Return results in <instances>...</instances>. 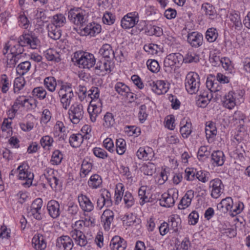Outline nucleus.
Masks as SVG:
<instances>
[{"label":"nucleus","instance_id":"obj_1","mask_svg":"<svg viewBox=\"0 0 250 250\" xmlns=\"http://www.w3.org/2000/svg\"><path fill=\"white\" fill-rule=\"evenodd\" d=\"M18 42L19 44L16 46L17 47V51L12 54L18 55L20 57V54L24 51L23 46L28 45L31 48L35 49L37 46L38 40L29 34H23L20 37Z\"/></svg>","mask_w":250,"mask_h":250},{"label":"nucleus","instance_id":"obj_2","mask_svg":"<svg viewBox=\"0 0 250 250\" xmlns=\"http://www.w3.org/2000/svg\"><path fill=\"white\" fill-rule=\"evenodd\" d=\"M200 84V78L197 73L190 72L187 74L185 85L188 93L192 94L197 92L199 89Z\"/></svg>","mask_w":250,"mask_h":250},{"label":"nucleus","instance_id":"obj_3","mask_svg":"<svg viewBox=\"0 0 250 250\" xmlns=\"http://www.w3.org/2000/svg\"><path fill=\"white\" fill-rule=\"evenodd\" d=\"M74 57L76 59L75 62L79 67L89 69L95 64V58L92 54L87 52L81 53L77 55V57L76 56L75 54Z\"/></svg>","mask_w":250,"mask_h":250},{"label":"nucleus","instance_id":"obj_4","mask_svg":"<svg viewBox=\"0 0 250 250\" xmlns=\"http://www.w3.org/2000/svg\"><path fill=\"white\" fill-rule=\"evenodd\" d=\"M68 114L71 122L74 124L80 122L83 118L84 110L82 104L75 103L68 110Z\"/></svg>","mask_w":250,"mask_h":250},{"label":"nucleus","instance_id":"obj_5","mask_svg":"<svg viewBox=\"0 0 250 250\" xmlns=\"http://www.w3.org/2000/svg\"><path fill=\"white\" fill-rule=\"evenodd\" d=\"M242 96L238 93L229 91L224 97L223 105L229 109H232L238 104H240Z\"/></svg>","mask_w":250,"mask_h":250},{"label":"nucleus","instance_id":"obj_6","mask_svg":"<svg viewBox=\"0 0 250 250\" xmlns=\"http://www.w3.org/2000/svg\"><path fill=\"white\" fill-rule=\"evenodd\" d=\"M26 166L23 164L19 166L17 170L19 171V179L20 180H25L26 182L22 184L23 185L29 187L32 185L34 178V174L31 172L26 170Z\"/></svg>","mask_w":250,"mask_h":250},{"label":"nucleus","instance_id":"obj_7","mask_svg":"<svg viewBox=\"0 0 250 250\" xmlns=\"http://www.w3.org/2000/svg\"><path fill=\"white\" fill-rule=\"evenodd\" d=\"M139 21L138 14L136 12L130 13L125 16L121 21V26L125 29L134 27Z\"/></svg>","mask_w":250,"mask_h":250},{"label":"nucleus","instance_id":"obj_8","mask_svg":"<svg viewBox=\"0 0 250 250\" xmlns=\"http://www.w3.org/2000/svg\"><path fill=\"white\" fill-rule=\"evenodd\" d=\"M68 18L71 22L77 25L82 26L84 22L83 15L80 9H71L68 12Z\"/></svg>","mask_w":250,"mask_h":250},{"label":"nucleus","instance_id":"obj_9","mask_svg":"<svg viewBox=\"0 0 250 250\" xmlns=\"http://www.w3.org/2000/svg\"><path fill=\"white\" fill-rule=\"evenodd\" d=\"M148 84L151 87L152 90L158 95L166 93L169 88L168 84L163 80L149 82Z\"/></svg>","mask_w":250,"mask_h":250},{"label":"nucleus","instance_id":"obj_10","mask_svg":"<svg viewBox=\"0 0 250 250\" xmlns=\"http://www.w3.org/2000/svg\"><path fill=\"white\" fill-rule=\"evenodd\" d=\"M99 53L104 60L112 62L115 57V53L110 44L105 43L102 45L99 50Z\"/></svg>","mask_w":250,"mask_h":250},{"label":"nucleus","instance_id":"obj_11","mask_svg":"<svg viewBox=\"0 0 250 250\" xmlns=\"http://www.w3.org/2000/svg\"><path fill=\"white\" fill-rule=\"evenodd\" d=\"M178 197V190L173 192L172 195L169 193H165L161 195V198L159 199V204L161 206L169 208L172 207L175 203L174 197L176 199Z\"/></svg>","mask_w":250,"mask_h":250},{"label":"nucleus","instance_id":"obj_12","mask_svg":"<svg viewBox=\"0 0 250 250\" xmlns=\"http://www.w3.org/2000/svg\"><path fill=\"white\" fill-rule=\"evenodd\" d=\"M47 209L49 216L53 219L58 218L61 214L60 204L56 200L49 201L47 204Z\"/></svg>","mask_w":250,"mask_h":250},{"label":"nucleus","instance_id":"obj_13","mask_svg":"<svg viewBox=\"0 0 250 250\" xmlns=\"http://www.w3.org/2000/svg\"><path fill=\"white\" fill-rule=\"evenodd\" d=\"M183 59V56L180 53H172L167 55L165 58L164 64L165 67H172L177 63H180Z\"/></svg>","mask_w":250,"mask_h":250},{"label":"nucleus","instance_id":"obj_14","mask_svg":"<svg viewBox=\"0 0 250 250\" xmlns=\"http://www.w3.org/2000/svg\"><path fill=\"white\" fill-rule=\"evenodd\" d=\"M222 185L221 180L217 178L212 180L210 182L209 188H212L211 196L212 198L217 199L223 193Z\"/></svg>","mask_w":250,"mask_h":250},{"label":"nucleus","instance_id":"obj_15","mask_svg":"<svg viewBox=\"0 0 250 250\" xmlns=\"http://www.w3.org/2000/svg\"><path fill=\"white\" fill-rule=\"evenodd\" d=\"M111 62L105 60H101L95 63L94 68L95 73L97 75H103V73L109 71H111Z\"/></svg>","mask_w":250,"mask_h":250},{"label":"nucleus","instance_id":"obj_16","mask_svg":"<svg viewBox=\"0 0 250 250\" xmlns=\"http://www.w3.org/2000/svg\"><path fill=\"white\" fill-rule=\"evenodd\" d=\"M70 235L75 243L80 247H85L88 243H90V239H87L83 231H76L74 233H70Z\"/></svg>","mask_w":250,"mask_h":250},{"label":"nucleus","instance_id":"obj_17","mask_svg":"<svg viewBox=\"0 0 250 250\" xmlns=\"http://www.w3.org/2000/svg\"><path fill=\"white\" fill-rule=\"evenodd\" d=\"M56 246L61 250H71L73 247L72 238L68 236H62L57 239Z\"/></svg>","mask_w":250,"mask_h":250},{"label":"nucleus","instance_id":"obj_18","mask_svg":"<svg viewBox=\"0 0 250 250\" xmlns=\"http://www.w3.org/2000/svg\"><path fill=\"white\" fill-rule=\"evenodd\" d=\"M87 110L91 121L92 122H95L97 117L102 111V103L101 100H98V103L96 104L90 103V105L88 106Z\"/></svg>","mask_w":250,"mask_h":250},{"label":"nucleus","instance_id":"obj_19","mask_svg":"<svg viewBox=\"0 0 250 250\" xmlns=\"http://www.w3.org/2000/svg\"><path fill=\"white\" fill-rule=\"evenodd\" d=\"M203 37L197 32H193L188 34V42L192 46L198 47L202 44Z\"/></svg>","mask_w":250,"mask_h":250},{"label":"nucleus","instance_id":"obj_20","mask_svg":"<svg viewBox=\"0 0 250 250\" xmlns=\"http://www.w3.org/2000/svg\"><path fill=\"white\" fill-rule=\"evenodd\" d=\"M136 155L139 159L149 160L152 159L154 153L152 149L149 147H140L136 152Z\"/></svg>","mask_w":250,"mask_h":250},{"label":"nucleus","instance_id":"obj_21","mask_svg":"<svg viewBox=\"0 0 250 250\" xmlns=\"http://www.w3.org/2000/svg\"><path fill=\"white\" fill-rule=\"evenodd\" d=\"M110 247L112 250H125L126 243L123 238L115 236L111 239Z\"/></svg>","mask_w":250,"mask_h":250},{"label":"nucleus","instance_id":"obj_22","mask_svg":"<svg viewBox=\"0 0 250 250\" xmlns=\"http://www.w3.org/2000/svg\"><path fill=\"white\" fill-rule=\"evenodd\" d=\"M194 197V192L193 190H188L183 197L179 204L178 208L181 209L188 208L191 204L192 200Z\"/></svg>","mask_w":250,"mask_h":250},{"label":"nucleus","instance_id":"obj_23","mask_svg":"<svg viewBox=\"0 0 250 250\" xmlns=\"http://www.w3.org/2000/svg\"><path fill=\"white\" fill-rule=\"evenodd\" d=\"M58 94L62 107L65 110L67 109L74 97V93H64L63 91H59Z\"/></svg>","mask_w":250,"mask_h":250},{"label":"nucleus","instance_id":"obj_24","mask_svg":"<svg viewBox=\"0 0 250 250\" xmlns=\"http://www.w3.org/2000/svg\"><path fill=\"white\" fill-rule=\"evenodd\" d=\"M211 162L214 166H222L225 162V156L223 151H214L211 155Z\"/></svg>","mask_w":250,"mask_h":250},{"label":"nucleus","instance_id":"obj_25","mask_svg":"<svg viewBox=\"0 0 250 250\" xmlns=\"http://www.w3.org/2000/svg\"><path fill=\"white\" fill-rule=\"evenodd\" d=\"M233 200L231 197H228L222 200L217 206V209L222 213H226L232 209Z\"/></svg>","mask_w":250,"mask_h":250},{"label":"nucleus","instance_id":"obj_26","mask_svg":"<svg viewBox=\"0 0 250 250\" xmlns=\"http://www.w3.org/2000/svg\"><path fill=\"white\" fill-rule=\"evenodd\" d=\"M32 245L36 250H44L46 247L44 237L42 234L35 235L32 239Z\"/></svg>","mask_w":250,"mask_h":250},{"label":"nucleus","instance_id":"obj_27","mask_svg":"<svg viewBox=\"0 0 250 250\" xmlns=\"http://www.w3.org/2000/svg\"><path fill=\"white\" fill-rule=\"evenodd\" d=\"M101 218L104 223V229L108 230L114 219L113 212L110 209L105 210L102 215Z\"/></svg>","mask_w":250,"mask_h":250},{"label":"nucleus","instance_id":"obj_28","mask_svg":"<svg viewBox=\"0 0 250 250\" xmlns=\"http://www.w3.org/2000/svg\"><path fill=\"white\" fill-rule=\"evenodd\" d=\"M81 208L85 211L90 212L93 209V205L89 199L85 195L78 197Z\"/></svg>","mask_w":250,"mask_h":250},{"label":"nucleus","instance_id":"obj_29","mask_svg":"<svg viewBox=\"0 0 250 250\" xmlns=\"http://www.w3.org/2000/svg\"><path fill=\"white\" fill-rule=\"evenodd\" d=\"M101 31V25L95 23L87 25L83 28V31L85 34L91 36H94L96 34L99 33Z\"/></svg>","mask_w":250,"mask_h":250},{"label":"nucleus","instance_id":"obj_30","mask_svg":"<svg viewBox=\"0 0 250 250\" xmlns=\"http://www.w3.org/2000/svg\"><path fill=\"white\" fill-rule=\"evenodd\" d=\"M83 141V136L81 134H72L69 138V143L73 147H79Z\"/></svg>","mask_w":250,"mask_h":250},{"label":"nucleus","instance_id":"obj_31","mask_svg":"<svg viewBox=\"0 0 250 250\" xmlns=\"http://www.w3.org/2000/svg\"><path fill=\"white\" fill-rule=\"evenodd\" d=\"M87 218L84 220H80L77 221L74 224L72 225V230L70 233H74L77 231H83L84 229V227L89 226V224L87 223Z\"/></svg>","mask_w":250,"mask_h":250},{"label":"nucleus","instance_id":"obj_32","mask_svg":"<svg viewBox=\"0 0 250 250\" xmlns=\"http://www.w3.org/2000/svg\"><path fill=\"white\" fill-rule=\"evenodd\" d=\"M141 170L144 174L147 175H152L155 172L156 167L152 163L148 162L144 164L140 168Z\"/></svg>","mask_w":250,"mask_h":250},{"label":"nucleus","instance_id":"obj_33","mask_svg":"<svg viewBox=\"0 0 250 250\" xmlns=\"http://www.w3.org/2000/svg\"><path fill=\"white\" fill-rule=\"evenodd\" d=\"M102 184V179L101 177L98 174L92 175L88 181V186L92 188H97Z\"/></svg>","mask_w":250,"mask_h":250},{"label":"nucleus","instance_id":"obj_34","mask_svg":"<svg viewBox=\"0 0 250 250\" xmlns=\"http://www.w3.org/2000/svg\"><path fill=\"white\" fill-rule=\"evenodd\" d=\"M31 67V63L29 61L21 62L17 67V73L19 75H23L26 73Z\"/></svg>","mask_w":250,"mask_h":250},{"label":"nucleus","instance_id":"obj_35","mask_svg":"<svg viewBox=\"0 0 250 250\" xmlns=\"http://www.w3.org/2000/svg\"><path fill=\"white\" fill-rule=\"evenodd\" d=\"M182 125L180 128V132L184 138H187L191 132V124L187 121L185 122L183 121L181 123Z\"/></svg>","mask_w":250,"mask_h":250},{"label":"nucleus","instance_id":"obj_36","mask_svg":"<svg viewBox=\"0 0 250 250\" xmlns=\"http://www.w3.org/2000/svg\"><path fill=\"white\" fill-rule=\"evenodd\" d=\"M92 167V164L89 161L84 159L82 164L80 174L81 177H85L90 171H91Z\"/></svg>","mask_w":250,"mask_h":250},{"label":"nucleus","instance_id":"obj_37","mask_svg":"<svg viewBox=\"0 0 250 250\" xmlns=\"http://www.w3.org/2000/svg\"><path fill=\"white\" fill-rule=\"evenodd\" d=\"M231 22L233 23L235 29L240 30L242 27L240 17L237 13H231L229 16Z\"/></svg>","mask_w":250,"mask_h":250},{"label":"nucleus","instance_id":"obj_38","mask_svg":"<svg viewBox=\"0 0 250 250\" xmlns=\"http://www.w3.org/2000/svg\"><path fill=\"white\" fill-rule=\"evenodd\" d=\"M48 36L51 39L57 40L61 36V32L60 29L54 25L48 26Z\"/></svg>","mask_w":250,"mask_h":250},{"label":"nucleus","instance_id":"obj_39","mask_svg":"<svg viewBox=\"0 0 250 250\" xmlns=\"http://www.w3.org/2000/svg\"><path fill=\"white\" fill-rule=\"evenodd\" d=\"M44 84L46 88L51 92L55 90L57 83L55 79L53 77H48L44 80Z\"/></svg>","mask_w":250,"mask_h":250},{"label":"nucleus","instance_id":"obj_40","mask_svg":"<svg viewBox=\"0 0 250 250\" xmlns=\"http://www.w3.org/2000/svg\"><path fill=\"white\" fill-rule=\"evenodd\" d=\"M199 61V56L193 51H188L184 58L182 61L186 63L197 62Z\"/></svg>","mask_w":250,"mask_h":250},{"label":"nucleus","instance_id":"obj_41","mask_svg":"<svg viewBox=\"0 0 250 250\" xmlns=\"http://www.w3.org/2000/svg\"><path fill=\"white\" fill-rule=\"evenodd\" d=\"M146 187L142 186L139 189L138 196L140 198V204L143 205L145 203L151 202L150 198L146 195Z\"/></svg>","mask_w":250,"mask_h":250},{"label":"nucleus","instance_id":"obj_42","mask_svg":"<svg viewBox=\"0 0 250 250\" xmlns=\"http://www.w3.org/2000/svg\"><path fill=\"white\" fill-rule=\"evenodd\" d=\"M115 90L122 96H125L130 91L129 87L125 83L121 82L117 83L115 86Z\"/></svg>","mask_w":250,"mask_h":250},{"label":"nucleus","instance_id":"obj_43","mask_svg":"<svg viewBox=\"0 0 250 250\" xmlns=\"http://www.w3.org/2000/svg\"><path fill=\"white\" fill-rule=\"evenodd\" d=\"M146 65L148 69L153 73H157L160 71V66L155 60H148Z\"/></svg>","mask_w":250,"mask_h":250},{"label":"nucleus","instance_id":"obj_44","mask_svg":"<svg viewBox=\"0 0 250 250\" xmlns=\"http://www.w3.org/2000/svg\"><path fill=\"white\" fill-rule=\"evenodd\" d=\"M87 97L91 99L90 103H93L94 102L97 101L99 97V90L98 88L96 87H92L91 89L88 91Z\"/></svg>","mask_w":250,"mask_h":250},{"label":"nucleus","instance_id":"obj_45","mask_svg":"<svg viewBox=\"0 0 250 250\" xmlns=\"http://www.w3.org/2000/svg\"><path fill=\"white\" fill-rule=\"evenodd\" d=\"M218 33L214 28H209L206 32V38L209 42H214L217 38Z\"/></svg>","mask_w":250,"mask_h":250},{"label":"nucleus","instance_id":"obj_46","mask_svg":"<svg viewBox=\"0 0 250 250\" xmlns=\"http://www.w3.org/2000/svg\"><path fill=\"white\" fill-rule=\"evenodd\" d=\"M32 95L40 100L44 99L47 94L46 90L42 87H37L32 90Z\"/></svg>","mask_w":250,"mask_h":250},{"label":"nucleus","instance_id":"obj_47","mask_svg":"<svg viewBox=\"0 0 250 250\" xmlns=\"http://www.w3.org/2000/svg\"><path fill=\"white\" fill-rule=\"evenodd\" d=\"M126 150L125 141L122 138H119L116 141V151L119 155L123 154Z\"/></svg>","mask_w":250,"mask_h":250},{"label":"nucleus","instance_id":"obj_48","mask_svg":"<svg viewBox=\"0 0 250 250\" xmlns=\"http://www.w3.org/2000/svg\"><path fill=\"white\" fill-rule=\"evenodd\" d=\"M144 49L145 51L148 52V54L154 55L157 54L161 48L157 44L150 43L145 45Z\"/></svg>","mask_w":250,"mask_h":250},{"label":"nucleus","instance_id":"obj_49","mask_svg":"<svg viewBox=\"0 0 250 250\" xmlns=\"http://www.w3.org/2000/svg\"><path fill=\"white\" fill-rule=\"evenodd\" d=\"M244 206L242 202H236L235 204L233 203L232 209H230L231 212V215L234 216L241 212L244 209Z\"/></svg>","mask_w":250,"mask_h":250},{"label":"nucleus","instance_id":"obj_50","mask_svg":"<svg viewBox=\"0 0 250 250\" xmlns=\"http://www.w3.org/2000/svg\"><path fill=\"white\" fill-rule=\"evenodd\" d=\"M202 10L205 13L206 15L208 16L210 19H213L215 12L214 8L208 3L203 4Z\"/></svg>","mask_w":250,"mask_h":250},{"label":"nucleus","instance_id":"obj_51","mask_svg":"<svg viewBox=\"0 0 250 250\" xmlns=\"http://www.w3.org/2000/svg\"><path fill=\"white\" fill-rule=\"evenodd\" d=\"M217 130L215 127V123L212 122H208L207 123L206 127V136L211 137V135L216 134Z\"/></svg>","mask_w":250,"mask_h":250},{"label":"nucleus","instance_id":"obj_52","mask_svg":"<svg viewBox=\"0 0 250 250\" xmlns=\"http://www.w3.org/2000/svg\"><path fill=\"white\" fill-rule=\"evenodd\" d=\"M65 22V18L62 14H57L53 16V25L56 27L62 26Z\"/></svg>","mask_w":250,"mask_h":250},{"label":"nucleus","instance_id":"obj_53","mask_svg":"<svg viewBox=\"0 0 250 250\" xmlns=\"http://www.w3.org/2000/svg\"><path fill=\"white\" fill-rule=\"evenodd\" d=\"M104 125L106 127L112 126L115 123L114 116L111 113L107 112L104 116Z\"/></svg>","mask_w":250,"mask_h":250},{"label":"nucleus","instance_id":"obj_54","mask_svg":"<svg viewBox=\"0 0 250 250\" xmlns=\"http://www.w3.org/2000/svg\"><path fill=\"white\" fill-rule=\"evenodd\" d=\"M210 154V151L208 150L206 146H201L198 152L197 156L199 160H204L208 158Z\"/></svg>","mask_w":250,"mask_h":250},{"label":"nucleus","instance_id":"obj_55","mask_svg":"<svg viewBox=\"0 0 250 250\" xmlns=\"http://www.w3.org/2000/svg\"><path fill=\"white\" fill-rule=\"evenodd\" d=\"M146 14L148 19L152 21L157 20L160 16V13L158 10L151 8L147 10Z\"/></svg>","mask_w":250,"mask_h":250},{"label":"nucleus","instance_id":"obj_56","mask_svg":"<svg viewBox=\"0 0 250 250\" xmlns=\"http://www.w3.org/2000/svg\"><path fill=\"white\" fill-rule=\"evenodd\" d=\"M54 53L57 54V52L54 50L50 49L46 51L45 56L48 61L59 62L61 61V59L59 56H56Z\"/></svg>","mask_w":250,"mask_h":250},{"label":"nucleus","instance_id":"obj_57","mask_svg":"<svg viewBox=\"0 0 250 250\" xmlns=\"http://www.w3.org/2000/svg\"><path fill=\"white\" fill-rule=\"evenodd\" d=\"M123 188L124 187L122 184L117 186L115 191V202L116 204H118L122 199L123 195Z\"/></svg>","mask_w":250,"mask_h":250},{"label":"nucleus","instance_id":"obj_58","mask_svg":"<svg viewBox=\"0 0 250 250\" xmlns=\"http://www.w3.org/2000/svg\"><path fill=\"white\" fill-rule=\"evenodd\" d=\"M62 155L60 150H56L53 152L51 158L53 164L59 165L62 162Z\"/></svg>","mask_w":250,"mask_h":250},{"label":"nucleus","instance_id":"obj_59","mask_svg":"<svg viewBox=\"0 0 250 250\" xmlns=\"http://www.w3.org/2000/svg\"><path fill=\"white\" fill-rule=\"evenodd\" d=\"M19 23L21 27L24 29H27L30 24V21L25 15L24 13L21 14L19 16Z\"/></svg>","mask_w":250,"mask_h":250},{"label":"nucleus","instance_id":"obj_60","mask_svg":"<svg viewBox=\"0 0 250 250\" xmlns=\"http://www.w3.org/2000/svg\"><path fill=\"white\" fill-rule=\"evenodd\" d=\"M101 196L104 199H105L106 207H108L112 205V202L111 198V194L108 190L106 189L103 190Z\"/></svg>","mask_w":250,"mask_h":250},{"label":"nucleus","instance_id":"obj_61","mask_svg":"<svg viewBox=\"0 0 250 250\" xmlns=\"http://www.w3.org/2000/svg\"><path fill=\"white\" fill-rule=\"evenodd\" d=\"M24 81L21 78H17L14 83V92H18L24 85Z\"/></svg>","mask_w":250,"mask_h":250},{"label":"nucleus","instance_id":"obj_62","mask_svg":"<svg viewBox=\"0 0 250 250\" xmlns=\"http://www.w3.org/2000/svg\"><path fill=\"white\" fill-rule=\"evenodd\" d=\"M185 172V178L187 180L192 181L196 178L197 171L195 170L188 168L186 169Z\"/></svg>","mask_w":250,"mask_h":250},{"label":"nucleus","instance_id":"obj_63","mask_svg":"<svg viewBox=\"0 0 250 250\" xmlns=\"http://www.w3.org/2000/svg\"><path fill=\"white\" fill-rule=\"evenodd\" d=\"M124 201L127 208H130L133 206L134 203V198L129 192L126 191L124 196Z\"/></svg>","mask_w":250,"mask_h":250},{"label":"nucleus","instance_id":"obj_64","mask_svg":"<svg viewBox=\"0 0 250 250\" xmlns=\"http://www.w3.org/2000/svg\"><path fill=\"white\" fill-rule=\"evenodd\" d=\"M209 173L208 172L199 171H197L196 179L203 183H206L209 180Z\"/></svg>","mask_w":250,"mask_h":250}]
</instances>
